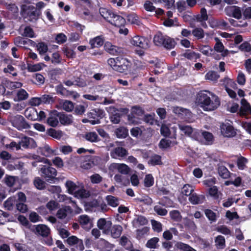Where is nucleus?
Instances as JSON below:
<instances>
[{"label":"nucleus","instance_id":"1","mask_svg":"<svg viewBox=\"0 0 251 251\" xmlns=\"http://www.w3.org/2000/svg\"><path fill=\"white\" fill-rule=\"evenodd\" d=\"M197 102L199 105L205 111L215 110L221 104L219 98L207 91H201L198 93Z\"/></svg>","mask_w":251,"mask_h":251},{"label":"nucleus","instance_id":"2","mask_svg":"<svg viewBox=\"0 0 251 251\" xmlns=\"http://www.w3.org/2000/svg\"><path fill=\"white\" fill-rule=\"evenodd\" d=\"M107 63L114 70L125 74H127L132 65L130 60L122 56H118L115 58H110L108 59Z\"/></svg>","mask_w":251,"mask_h":251},{"label":"nucleus","instance_id":"3","mask_svg":"<svg viewBox=\"0 0 251 251\" xmlns=\"http://www.w3.org/2000/svg\"><path fill=\"white\" fill-rule=\"evenodd\" d=\"M41 14V11L33 5H25L21 7V15L30 22L36 21Z\"/></svg>","mask_w":251,"mask_h":251},{"label":"nucleus","instance_id":"4","mask_svg":"<svg viewBox=\"0 0 251 251\" xmlns=\"http://www.w3.org/2000/svg\"><path fill=\"white\" fill-rule=\"evenodd\" d=\"M104 111L100 108H94L87 113L88 118L90 119L89 123L95 125L100 123V120L105 116Z\"/></svg>","mask_w":251,"mask_h":251},{"label":"nucleus","instance_id":"5","mask_svg":"<svg viewBox=\"0 0 251 251\" xmlns=\"http://www.w3.org/2000/svg\"><path fill=\"white\" fill-rule=\"evenodd\" d=\"M40 172L42 177L49 182L51 183L56 179L57 171L50 166L43 165Z\"/></svg>","mask_w":251,"mask_h":251},{"label":"nucleus","instance_id":"6","mask_svg":"<svg viewBox=\"0 0 251 251\" xmlns=\"http://www.w3.org/2000/svg\"><path fill=\"white\" fill-rule=\"evenodd\" d=\"M10 122L13 126L19 130L28 129L30 127L29 124L26 121L25 118L21 115H16L10 118Z\"/></svg>","mask_w":251,"mask_h":251},{"label":"nucleus","instance_id":"7","mask_svg":"<svg viewBox=\"0 0 251 251\" xmlns=\"http://www.w3.org/2000/svg\"><path fill=\"white\" fill-rule=\"evenodd\" d=\"M225 12L227 16L233 17L236 19L239 20L242 18L241 8L237 6H227L225 8Z\"/></svg>","mask_w":251,"mask_h":251},{"label":"nucleus","instance_id":"8","mask_svg":"<svg viewBox=\"0 0 251 251\" xmlns=\"http://www.w3.org/2000/svg\"><path fill=\"white\" fill-rule=\"evenodd\" d=\"M221 132L222 134L226 137H233L236 134L233 126L229 123H223L220 125Z\"/></svg>","mask_w":251,"mask_h":251},{"label":"nucleus","instance_id":"9","mask_svg":"<svg viewBox=\"0 0 251 251\" xmlns=\"http://www.w3.org/2000/svg\"><path fill=\"white\" fill-rule=\"evenodd\" d=\"M58 119L59 112L56 110H52L49 112L46 123L49 126L56 127L59 125Z\"/></svg>","mask_w":251,"mask_h":251},{"label":"nucleus","instance_id":"10","mask_svg":"<svg viewBox=\"0 0 251 251\" xmlns=\"http://www.w3.org/2000/svg\"><path fill=\"white\" fill-rule=\"evenodd\" d=\"M34 226L35 229H33V231L37 235L43 237H47L50 234V228L46 225L39 224Z\"/></svg>","mask_w":251,"mask_h":251},{"label":"nucleus","instance_id":"11","mask_svg":"<svg viewBox=\"0 0 251 251\" xmlns=\"http://www.w3.org/2000/svg\"><path fill=\"white\" fill-rule=\"evenodd\" d=\"M131 43L134 46L138 47L143 49L149 47L148 40L142 36H135L132 38Z\"/></svg>","mask_w":251,"mask_h":251},{"label":"nucleus","instance_id":"12","mask_svg":"<svg viewBox=\"0 0 251 251\" xmlns=\"http://www.w3.org/2000/svg\"><path fill=\"white\" fill-rule=\"evenodd\" d=\"M105 50L110 54L118 55L123 53V49L113 45L110 42H106L104 45Z\"/></svg>","mask_w":251,"mask_h":251},{"label":"nucleus","instance_id":"13","mask_svg":"<svg viewBox=\"0 0 251 251\" xmlns=\"http://www.w3.org/2000/svg\"><path fill=\"white\" fill-rule=\"evenodd\" d=\"M67 242L70 246L76 245L77 249L80 251H82L84 249L83 241L78 239L76 236L72 235L69 236L65 242Z\"/></svg>","mask_w":251,"mask_h":251},{"label":"nucleus","instance_id":"14","mask_svg":"<svg viewBox=\"0 0 251 251\" xmlns=\"http://www.w3.org/2000/svg\"><path fill=\"white\" fill-rule=\"evenodd\" d=\"M128 153L125 148L117 147L115 148L110 152V155L113 158H124L128 155Z\"/></svg>","mask_w":251,"mask_h":251},{"label":"nucleus","instance_id":"15","mask_svg":"<svg viewBox=\"0 0 251 251\" xmlns=\"http://www.w3.org/2000/svg\"><path fill=\"white\" fill-rule=\"evenodd\" d=\"M112 222L110 221H106L104 218H100L97 222V226L100 229L103 230V232L108 234L110 232Z\"/></svg>","mask_w":251,"mask_h":251},{"label":"nucleus","instance_id":"16","mask_svg":"<svg viewBox=\"0 0 251 251\" xmlns=\"http://www.w3.org/2000/svg\"><path fill=\"white\" fill-rule=\"evenodd\" d=\"M121 14L126 18L128 22L132 25H140L141 24L140 20L137 15L134 13L131 12L129 14H126L125 12H122Z\"/></svg>","mask_w":251,"mask_h":251},{"label":"nucleus","instance_id":"17","mask_svg":"<svg viewBox=\"0 0 251 251\" xmlns=\"http://www.w3.org/2000/svg\"><path fill=\"white\" fill-rule=\"evenodd\" d=\"M20 144L25 149L29 148H34L36 147V143L35 140L33 138L26 136H24L22 138Z\"/></svg>","mask_w":251,"mask_h":251},{"label":"nucleus","instance_id":"18","mask_svg":"<svg viewBox=\"0 0 251 251\" xmlns=\"http://www.w3.org/2000/svg\"><path fill=\"white\" fill-rule=\"evenodd\" d=\"M59 120L62 125H70L73 123V117L71 114L59 112Z\"/></svg>","mask_w":251,"mask_h":251},{"label":"nucleus","instance_id":"19","mask_svg":"<svg viewBox=\"0 0 251 251\" xmlns=\"http://www.w3.org/2000/svg\"><path fill=\"white\" fill-rule=\"evenodd\" d=\"M241 106L239 109V114L241 116L244 117L249 115L250 104L245 99H243L241 101Z\"/></svg>","mask_w":251,"mask_h":251},{"label":"nucleus","instance_id":"20","mask_svg":"<svg viewBox=\"0 0 251 251\" xmlns=\"http://www.w3.org/2000/svg\"><path fill=\"white\" fill-rule=\"evenodd\" d=\"M111 21L110 23L111 25L119 27L124 26L126 23L125 18L115 13L112 17Z\"/></svg>","mask_w":251,"mask_h":251},{"label":"nucleus","instance_id":"21","mask_svg":"<svg viewBox=\"0 0 251 251\" xmlns=\"http://www.w3.org/2000/svg\"><path fill=\"white\" fill-rule=\"evenodd\" d=\"M173 112L180 118H185L186 116L189 115L191 113L189 109L179 106H174Z\"/></svg>","mask_w":251,"mask_h":251},{"label":"nucleus","instance_id":"22","mask_svg":"<svg viewBox=\"0 0 251 251\" xmlns=\"http://www.w3.org/2000/svg\"><path fill=\"white\" fill-rule=\"evenodd\" d=\"M104 43V38L102 35L98 36L94 38L91 39L89 44L92 49L99 48L102 46Z\"/></svg>","mask_w":251,"mask_h":251},{"label":"nucleus","instance_id":"23","mask_svg":"<svg viewBox=\"0 0 251 251\" xmlns=\"http://www.w3.org/2000/svg\"><path fill=\"white\" fill-rule=\"evenodd\" d=\"M100 13L101 16L108 23L110 24L112 22V18L114 15L111 10L105 8H100Z\"/></svg>","mask_w":251,"mask_h":251},{"label":"nucleus","instance_id":"24","mask_svg":"<svg viewBox=\"0 0 251 251\" xmlns=\"http://www.w3.org/2000/svg\"><path fill=\"white\" fill-rule=\"evenodd\" d=\"M205 200L203 195H198L196 193H192L189 196V201L193 204L202 203Z\"/></svg>","mask_w":251,"mask_h":251},{"label":"nucleus","instance_id":"25","mask_svg":"<svg viewBox=\"0 0 251 251\" xmlns=\"http://www.w3.org/2000/svg\"><path fill=\"white\" fill-rule=\"evenodd\" d=\"M46 134L57 140H60L63 136V132L61 130H56L51 127L48 128L46 130Z\"/></svg>","mask_w":251,"mask_h":251},{"label":"nucleus","instance_id":"26","mask_svg":"<svg viewBox=\"0 0 251 251\" xmlns=\"http://www.w3.org/2000/svg\"><path fill=\"white\" fill-rule=\"evenodd\" d=\"M122 231V226L119 225H115L113 226H111V227L110 229L111 235L114 238H119L121 236Z\"/></svg>","mask_w":251,"mask_h":251},{"label":"nucleus","instance_id":"27","mask_svg":"<svg viewBox=\"0 0 251 251\" xmlns=\"http://www.w3.org/2000/svg\"><path fill=\"white\" fill-rule=\"evenodd\" d=\"M167 36L163 35L161 32H158L153 37V42L154 44L159 47L162 46L164 44V41Z\"/></svg>","mask_w":251,"mask_h":251},{"label":"nucleus","instance_id":"28","mask_svg":"<svg viewBox=\"0 0 251 251\" xmlns=\"http://www.w3.org/2000/svg\"><path fill=\"white\" fill-rule=\"evenodd\" d=\"M115 133L118 138H125L128 135V131L126 128L120 126L116 129Z\"/></svg>","mask_w":251,"mask_h":251},{"label":"nucleus","instance_id":"29","mask_svg":"<svg viewBox=\"0 0 251 251\" xmlns=\"http://www.w3.org/2000/svg\"><path fill=\"white\" fill-rule=\"evenodd\" d=\"M176 45V42L174 39L167 36L162 46L167 50H171L175 48Z\"/></svg>","mask_w":251,"mask_h":251},{"label":"nucleus","instance_id":"30","mask_svg":"<svg viewBox=\"0 0 251 251\" xmlns=\"http://www.w3.org/2000/svg\"><path fill=\"white\" fill-rule=\"evenodd\" d=\"M12 216L8 213L0 209V225L12 221Z\"/></svg>","mask_w":251,"mask_h":251},{"label":"nucleus","instance_id":"31","mask_svg":"<svg viewBox=\"0 0 251 251\" xmlns=\"http://www.w3.org/2000/svg\"><path fill=\"white\" fill-rule=\"evenodd\" d=\"M148 164L153 166L162 165L163 163L161 161V156L156 154L151 156L148 161Z\"/></svg>","mask_w":251,"mask_h":251},{"label":"nucleus","instance_id":"32","mask_svg":"<svg viewBox=\"0 0 251 251\" xmlns=\"http://www.w3.org/2000/svg\"><path fill=\"white\" fill-rule=\"evenodd\" d=\"M85 139L90 142H98L100 141L98 135L95 132H87L84 136Z\"/></svg>","mask_w":251,"mask_h":251},{"label":"nucleus","instance_id":"33","mask_svg":"<svg viewBox=\"0 0 251 251\" xmlns=\"http://www.w3.org/2000/svg\"><path fill=\"white\" fill-rule=\"evenodd\" d=\"M196 19L199 22H203L207 21L208 16L207 15V10L204 7H202L201 9L200 14L196 15Z\"/></svg>","mask_w":251,"mask_h":251},{"label":"nucleus","instance_id":"34","mask_svg":"<svg viewBox=\"0 0 251 251\" xmlns=\"http://www.w3.org/2000/svg\"><path fill=\"white\" fill-rule=\"evenodd\" d=\"M218 172L219 176L224 179H227L230 176V172L224 166H219L218 168Z\"/></svg>","mask_w":251,"mask_h":251},{"label":"nucleus","instance_id":"35","mask_svg":"<svg viewBox=\"0 0 251 251\" xmlns=\"http://www.w3.org/2000/svg\"><path fill=\"white\" fill-rule=\"evenodd\" d=\"M183 56L189 60H195L199 59L201 57V54L199 53L195 52L190 50H187L186 52L183 54Z\"/></svg>","mask_w":251,"mask_h":251},{"label":"nucleus","instance_id":"36","mask_svg":"<svg viewBox=\"0 0 251 251\" xmlns=\"http://www.w3.org/2000/svg\"><path fill=\"white\" fill-rule=\"evenodd\" d=\"M105 200L107 204L113 207H116L119 205V199L112 195H108L106 197Z\"/></svg>","mask_w":251,"mask_h":251},{"label":"nucleus","instance_id":"37","mask_svg":"<svg viewBox=\"0 0 251 251\" xmlns=\"http://www.w3.org/2000/svg\"><path fill=\"white\" fill-rule=\"evenodd\" d=\"M192 34L197 40H200L204 37V31L201 27H195L192 31Z\"/></svg>","mask_w":251,"mask_h":251},{"label":"nucleus","instance_id":"38","mask_svg":"<svg viewBox=\"0 0 251 251\" xmlns=\"http://www.w3.org/2000/svg\"><path fill=\"white\" fill-rule=\"evenodd\" d=\"M35 187L38 190H44L46 187V183L40 177H36L33 181Z\"/></svg>","mask_w":251,"mask_h":251},{"label":"nucleus","instance_id":"39","mask_svg":"<svg viewBox=\"0 0 251 251\" xmlns=\"http://www.w3.org/2000/svg\"><path fill=\"white\" fill-rule=\"evenodd\" d=\"M158 204L166 207H171L173 205L174 202L168 197L164 196L159 200Z\"/></svg>","mask_w":251,"mask_h":251},{"label":"nucleus","instance_id":"40","mask_svg":"<svg viewBox=\"0 0 251 251\" xmlns=\"http://www.w3.org/2000/svg\"><path fill=\"white\" fill-rule=\"evenodd\" d=\"M99 206V202L97 200H93L91 201H87L84 204V207L86 210L92 211L94 208Z\"/></svg>","mask_w":251,"mask_h":251},{"label":"nucleus","instance_id":"41","mask_svg":"<svg viewBox=\"0 0 251 251\" xmlns=\"http://www.w3.org/2000/svg\"><path fill=\"white\" fill-rule=\"evenodd\" d=\"M171 219L175 222H180L182 220V217L180 212L177 210H173L169 213Z\"/></svg>","mask_w":251,"mask_h":251},{"label":"nucleus","instance_id":"42","mask_svg":"<svg viewBox=\"0 0 251 251\" xmlns=\"http://www.w3.org/2000/svg\"><path fill=\"white\" fill-rule=\"evenodd\" d=\"M208 193L211 197H212L214 200H216L219 199L220 195H222L221 192L218 191V187L216 186H214L209 188Z\"/></svg>","mask_w":251,"mask_h":251},{"label":"nucleus","instance_id":"43","mask_svg":"<svg viewBox=\"0 0 251 251\" xmlns=\"http://www.w3.org/2000/svg\"><path fill=\"white\" fill-rule=\"evenodd\" d=\"M66 187L67 189L68 192L70 194L75 193L78 186L76 184L71 180H67L65 183Z\"/></svg>","mask_w":251,"mask_h":251},{"label":"nucleus","instance_id":"44","mask_svg":"<svg viewBox=\"0 0 251 251\" xmlns=\"http://www.w3.org/2000/svg\"><path fill=\"white\" fill-rule=\"evenodd\" d=\"M204 214L207 219L211 223L215 222L217 220V216L216 213L209 209L204 210Z\"/></svg>","mask_w":251,"mask_h":251},{"label":"nucleus","instance_id":"45","mask_svg":"<svg viewBox=\"0 0 251 251\" xmlns=\"http://www.w3.org/2000/svg\"><path fill=\"white\" fill-rule=\"evenodd\" d=\"M75 196L81 199L87 198L90 197V192L85 189H80L75 191Z\"/></svg>","mask_w":251,"mask_h":251},{"label":"nucleus","instance_id":"46","mask_svg":"<svg viewBox=\"0 0 251 251\" xmlns=\"http://www.w3.org/2000/svg\"><path fill=\"white\" fill-rule=\"evenodd\" d=\"M159 241L157 237H153L149 240L146 243V247L150 249H156L157 248V244Z\"/></svg>","mask_w":251,"mask_h":251},{"label":"nucleus","instance_id":"47","mask_svg":"<svg viewBox=\"0 0 251 251\" xmlns=\"http://www.w3.org/2000/svg\"><path fill=\"white\" fill-rule=\"evenodd\" d=\"M215 242L218 248L222 249L225 248L226 241L224 236L218 235L216 237Z\"/></svg>","mask_w":251,"mask_h":251},{"label":"nucleus","instance_id":"48","mask_svg":"<svg viewBox=\"0 0 251 251\" xmlns=\"http://www.w3.org/2000/svg\"><path fill=\"white\" fill-rule=\"evenodd\" d=\"M117 169L119 173L124 175H127L130 172L129 167L125 164H118Z\"/></svg>","mask_w":251,"mask_h":251},{"label":"nucleus","instance_id":"49","mask_svg":"<svg viewBox=\"0 0 251 251\" xmlns=\"http://www.w3.org/2000/svg\"><path fill=\"white\" fill-rule=\"evenodd\" d=\"M219 77L220 76L217 72L212 71H209L205 75L206 79L212 81L217 80L219 78Z\"/></svg>","mask_w":251,"mask_h":251},{"label":"nucleus","instance_id":"50","mask_svg":"<svg viewBox=\"0 0 251 251\" xmlns=\"http://www.w3.org/2000/svg\"><path fill=\"white\" fill-rule=\"evenodd\" d=\"M154 184V178L151 174L146 175L144 179V186L146 187H150Z\"/></svg>","mask_w":251,"mask_h":251},{"label":"nucleus","instance_id":"51","mask_svg":"<svg viewBox=\"0 0 251 251\" xmlns=\"http://www.w3.org/2000/svg\"><path fill=\"white\" fill-rule=\"evenodd\" d=\"M23 35L29 38H34L35 37L34 30L30 26L25 27Z\"/></svg>","mask_w":251,"mask_h":251},{"label":"nucleus","instance_id":"52","mask_svg":"<svg viewBox=\"0 0 251 251\" xmlns=\"http://www.w3.org/2000/svg\"><path fill=\"white\" fill-rule=\"evenodd\" d=\"M37 50L40 54L46 53L48 50V45L43 42H41L36 45Z\"/></svg>","mask_w":251,"mask_h":251},{"label":"nucleus","instance_id":"53","mask_svg":"<svg viewBox=\"0 0 251 251\" xmlns=\"http://www.w3.org/2000/svg\"><path fill=\"white\" fill-rule=\"evenodd\" d=\"M16 178V177L15 176L6 175L4 178V183L7 186L12 187L15 183Z\"/></svg>","mask_w":251,"mask_h":251},{"label":"nucleus","instance_id":"54","mask_svg":"<svg viewBox=\"0 0 251 251\" xmlns=\"http://www.w3.org/2000/svg\"><path fill=\"white\" fill-rule=\"evenodd\" d=\"M135 200L137 202H142L148 205H151L152 202L151 198L148 196L142 198H137Z\"/></svg>","mask_w":251,"mask_h":251},{"label":"nucleus","instance_id":"55","mask_svg":"<svg viewBox=\"0 0 251 251\" xmlns=\"http://www.w3.org/2000/svg\"><path fill=\"white\" fill-rule=\"evenodd\" d=\"M248 162V159L243 156H241L237 160V166L239 169H244L246 164Z\"/></svg>","mask_w":251,"mask_h":251},{"label":"nucleus","instance_id":"56","mask_svg":"<svg viewBox=\"0 0 251 251\" xmlns=\"http://www.w3.org/2000/svg\"><path fill=\"white\" fill-rule=\"evenodd\" d=\"M78 220L79 224L81 225L83 228H86L85 226L90 222L89 217L86 215L80 216Z\"/></svg>","mask_w":251,"mask_h":251},{"label":"nucleus","instance_id":"57","mask_svg":"<svg viewBox=\"0 0 251 251\" xmlns=\"http://www.w3.org/2000/svg\"><path fill=\"white\" fill-rule=\"evenodd\" d=\"M184 225L189 230L195 231L197 228V226L194 221L190 219H187L185 221Z\"/></svg>","mask_w":251,"mask_h":251},{"label":"nucleus","instance_id":"58","mask_svg":"<svg viewBox=\"0 0 251 251\" xmlns=\"http://www.w3.org/2000/svg\"><path fill=\"white\" fill-rule=\"evenodd\" d=\"M194 190L189 184H185L182 188L181 193L186 196H189L192 194Z\"/></svg>","mask_w":251,"mask_h":251},{"label":"nucleus","instance_id":"59","mask_svg":"<svg viewBox=\"0 0 251 251\" xmlns=\"http://www.w3.org/2000/svg\"><path fill=\"white\" fill-rule=\"evenodd\" d=\"M154 211L158 215L164 216L168 213V211L164 208L161 207L160 205H155L154 206Z\"/></svg>","mask_w":251,"mask_h":251},{"label":"nucleus","instance_id":"60","mask_svg":"<svg viewBox=\"0 0 251 251\" xmlns=\"http://www.w3.org/2000/svg\"><path fill=\"white\" fill-rule=\"evenodd\" d=\"M28 94L26 91L23 89H20L17 93V97L19 100H23L27 99Z\"/></svg>","mask_w":251,"mask_h":251},{"label":"nucleus","instance_id":"61","mask_svg":"<svg viewBox=\"0 0 251 251\" xmlns=\"http://www.w3.org/2000/svg\"><path fill=\"white\" fill-rule=\"evenodd\" d=\"M62 107L66 111L71 112L74 108V103L71 101L65 100L62 104Z\"/></svg>","mask_w":251,"mask_h":251},{"label":"nucleus","instance_id":"62","mask_svg":"<svg viewBox=\"0 0 251 251\" xmlns=\"http://www.w3.org/2000/svg\"><path fill=\"white\" fill-rule=\"evenodd\" d=\"M131 109L133 110V113L138 117H142L145 114L144 109L139 106H133Z\"/></svg>","mask_w":251,"mask_h":251},{"label":"nucleus","instance_id":"63","mask_svg":"<svg viewBox=\"0 0 251 251\" xmlns=\"http://www.w3.org/2000/svg\"><path fill=\"white\" fill-rule=\"evenodd\" d=\"M239 50L244 52H249L251 51V45L247 41H245L239 46Z\"/></svg>","mask_w":251,"mask_h":251},{"label":"nucleus","instance_id":"64","mask_svg":"<svg viewBox=\"0 0 251 251\" xmlns=\"http://www.w3.org/2000/svg\"><path fill=\"white\" fill-rule=\"evenodd\" d=\"M13 245L17 251H30L27 246L25 244L15 243Z\"/></svg>","mask_w":251,"mask_h":251}]
</instances>
